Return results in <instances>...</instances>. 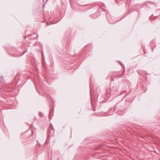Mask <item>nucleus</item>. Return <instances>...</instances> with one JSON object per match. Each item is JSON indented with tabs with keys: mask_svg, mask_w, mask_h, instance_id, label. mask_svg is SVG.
Wrapping results in <instances>:
<instances>
[{
	"mask_svg": "<svg viewBox=\"0 0 160 160\" xmlns=\"http://www.w3.org/2000/svg\"><path fill=\"white\" fill-rule=\"evenodd\" d=\"M111 110H109V112H110Z\"/></svg>",
	"mask_w": 160,
	"mask_h": 160,
	"instance_id": "obj_4",
	"label": "nucleus"
},
{
	"mask_svg": "<svg viewBox=\"0 0 160 160\" xmlns=\"http://www.w3.org/2000/svg\"><path fill=\"white\" fill-rule=\"evenodd\" d=\"M42 56H43V53H42Z\"/></svg>",
	"mask_w": 160,
	"mask_h": 160,
	"instance_id": "obj_3",
	"label": "nucleus"
},
{
	"mask_svg": "<svg viewBox=\"0 0 160 160\" xmlns=\"http://www.w3.org/2000/svg\"><path fill=\"white\" fill-rule=\"evenodd\" d=\"M39 115L40 116H42V114L40 112L39 113Z\"/></svg>",
	"mask_w": 160,
	"mask_h": 160,
	"instance_id": "obj_1",
	"label": "nucleus"
},
{
	"mask_svg": "<svg viewBox=\"0 0 160 160\" xmlns=\"http://www.w3.org/2000/svg\"><path fill=\"white\" fill-rule=\"evenodd\" d=\"M111 114H108V115H111Z\"/></svg>",
	"mask_w": 160,
	"mask_h": 160,
	"instance_id": "obj_2",
	"label": "nucleus"
}]
</instances>
